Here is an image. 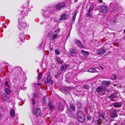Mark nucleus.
<instances>
[{"label":"nucleus","mask_w":125,"mask_h":125,"mask_svg":"<svg viewBox=\"0 0 125 125\" xmlns=\"http://www.w3.org/2000/svg\"><path fill=\"white\" fill-rule=\"evenodd\" d=\"M116 97V96L113 94H112L110 96H109V97L111 100Z\"/></svg>","instance_id":"33"},{"label":"nucleus","mask_w":125,"mask_h":125,"mask_svg":"<svg viewBox=\"0 0 125 125\" xmlns=\"http://www.w3.org/2000/svg\"><path fill=\"white\" fill-rule=\"evenodd\" d=\"M111 82L110 81H103L102 83V85L103 86H107L110 84Z\"/></svg>","instance_id":"14"},{"label":"nucleus","mask_w":125,"mask_h":125,"mask_svg":"<svg viewBox=\"0 0 125 125\" xmlns=\"http://www.w3.org/2000/svg\"><path fill=\"white\" fill-rule=\"evenodd\" d=\"M112 104L114 107L116 108L121 107L122 106V104L120 103H114Z\"/></svg>","instance_id":"21"},{"label":"nucleus","mask_w":125,"mask_h":125,"mask_svg":"<svg viewBox=\"0 0 125 125\" xmlns=\"http://www.w3.org/2000/svg\"><path fill=\"white\" fill-rule=\"evenodd\" d=\"M77 14V13L76 12H75L74 14L73 15V18H72V21H74L75 19V18Z\"/></svg>","instance_id":"34"},{"label":"nucleus","mask_w":125,"mask_h":125,"mask_svg":"<svg viewBox=\"0 0 125 125\" xmlns=\"http://www.w3.org/2000/svg\"><path fill=\"white\" fill-rule=\"evenodd\" d=\"M111 23L113 24H115L117 22V20L116 19H114L111 21Z\"/></svg>","instance_id":"32"},{"label":"nucleus","mask_w":125,"mask_h":125,"mask_svg":"<svg viewBox=\"0 0 125 125\" xmlns=\"http://www.w3.org/2000/svg\"><path fill=\"white\" fill-rule=\"evenodd\" d=\"M99 2H101V1H100V0H99Z\"/></svg>","instance_id":"52"},{"label":"nucleus","mask_w":125,"mask_h":125,"mask_svg":"<svg viewBox=\"0 0 125 125\" xmlns=\"http://www.w3.org/2000/svg\"><path fill=\"white\" fill-rule=\"evenodd\" d=\"M74 42L75 44H77L80 47L82 48H85V47L83 45L82 43L80 41L76 39L74 40Z\"/></svg>","instance_id":"5"},{"label":"nucleus","mask_w":125,"mask_h":125,"mask_svg":"<svg viewBox=\"0 0 125 125\" xmlns=\"http://www.w3.org/2000/svg\"><path fill=\"white\" fill-rule=\"evenodd\" d=\"M83 88L86 89H88L90 88V87L89 85L84 86Z\"/></svg>","instance_id":"42"},{"label":"nucleus","mask_w":125,"mask_h":125,"mask_svg":"<svg viewBox=\"0 0 125 125\" xmlns=\"http://www.w3.org/2000/svg\"><path fill=\"white\" fill-rule=\"evenodd\" d=\"M41 84L40 83H38V85H40Z\"/></svg>","instance_id":"50"},{"label":"nucleus","mask_w":125,"mask_h":125,"mask_svg":"<svg viewBox=\"0 0 125 125\" xmlns=\"http://www.w3.org/2000/svg\"><path fill=\"white\" fill-rule=\"evenodd\" d=\"M33 97L34 98H36L37 97V95L36 93H34L33 94Z\"/></svg>","instance_id":"43"},{"label":"nucleus","mask_w":125,"mask_h":125,"mask_svg":"<svg viewBox=\"0 0 125 125\" xmlns=\"http://www.w3.org/2000/svg\"><path fill=\"white\" fill-rule=\"evenodd\" d=\"M110 6L112 7V10H120L122 9V7L120 6L118 3H111L110 4Z\"/></svg>","instance_id":"2"},{"label":"nucleus","mask_w":125,"mask_h":125,"mask_svg":"<svg viewBox=\"0 0 125 125\" xmlns=\"http://www.w3.org/2000/svg\"><path fill=\"white\" fill-rule=\"evenodd\" d=\"M44 83L46 84L51 83V84L52 85L53 83L51 76L49 75L47 78H44Z\"/></svg>","instance_id":"4"},{"label":"nucleus","mask_w":125,"mask_h":125,"mask_svg":"<svg viewBox=\"0 0 125 125\" xmlns=\"http://www.w3.org/2000/svg\"><path fill=\"white\" fill-rule=\"evenodd\" d=\"M51 13V10L50 8H49L45 10L43 13L44 16L48 17Z\"/></svg>","instance_id":"8"},{"label":"nucleus","mask_w":125,"mask_h":125,"mask_svg":"<svg viewBox=\"0 0 125 125\" xmlns=\"http://www.w3.org/2000/svg\"><path fill=\"white\" fill-rule=\"evenodd\" d=\"M22 20L19 19L18 20V26L19 29L22 30L27 26L26 23L24 22H22Z\"/></svg>","instance_id":"3"},{"label":"nucleus","mask_w":125,"mask_h":125,"mask_svg":"<svg viewBox=\"0 0 125 125\" xmlns=\"http://www.w3.org/2000/svg\"><path fill=\"white\" fill-rule=\"evenodd\" d=\"M23 38H22V39H24L25 38V35H24V34H23Z\"/></svg>","instance_id":"46"},{"label":"nucleus","mask_w":125,"mask_h":125,"mask_svg":"<svg viewBox=\"0 0 125 125\" xmlns=\"http://www.w3.org/2000/svg\"><path fill=\"white\" fill-rule=\"evenodd\" d=\"M56 61L58 62L61 63L62 62V61L59 58H58L57 59Z\"/></svg>","instance_id":"38"},{"label":"nucleus","mask_w":125,"mask_h":125,"mask_svg":"<svg viewBox=\"0 0 125 125\" xmlns=\"http://www.w3.org/2000/svg\"><path fill=\"white\" fill-rule=\"evenodd\" d=\"M33 112L35 115L37 116L39 115L41 113V110L39 108H33Z\"/></svg>","instance_id":"10"},{"label":"nucleus","mask_w":125,"mask_h":125,"mask_svg":"<svg viewBox=\"0 0 125 125\" xmlns=\"http://www.w3.org/2000/svg\"><path fill=\"white\" fill-rule=\"evenodd\" d=\"M77 117L78 120L80 122H83L85 118L84 114L82 111H78Z\"/></svg>","instance_id":"1"},{"label":"nucleus","mask_w":125,"mask_h":125,"mask_svg":"<svg viewBox=\"0 0 125 125\" xmlns=\"http://www.w3.org/2000/svg\"><path fill=\"white\" fill-rule=\"evenodd\" d=\"M55 53L56 55H58L60 54L59 51L58 49L55 50Z\"/></svg>","instance_id":"39"},{"label":"nucleus","mask_w":125,"mask_h":125,"mask_svg":"<svg viewBox=\"0 0 125 125\" xmlns=\"http://www.w3.org/2000/svg\"><path fill=\"white\" fill-rule=\"evenodd\" d=\"M70 108L73 111H75V107L73 105H70Z\"/></svg>","instance_id":"35"},{"label":"nucleus","mask_w":125,"mask_h":125,"mask_svg":"<svg viewBox=\"0 0 125 125\" xmlns=\"http://www.w3.org/2000/svg\"><path fill=\"white\" fill-rule=\"evenodd\" d=\"M68 15L63 13L61 16L60 20V21L66 20L68 19Z\"/></svg>","instance_id":"11"},{"label":"nucleus","mask_w":125,"mask_h":125,"mask_svg":"<svg viewBox=\"0 0 125 125\" xmlns=\"http://www.w3.org/2000/svg\"><path fill=\"white\" fill-rule=\"evenodd\" d=\"M60 29L59 28L57 29L55 31V32H57V33H58L60 31Z\"/></svg>","instance_id":"44"},{"label":"nucleus","mask_w":125,"mask_h":125,"mask_svg":"<svg viewBox=\"0 0 125 125\" xmlns=\"http://www.w3.org/2000/svg\"><path fill=\"white\" fill-rule=\"evenodd\" d=\"M96 70L93 68H91L89 69L88 70V71L90 72L94 73L96 72Z\"/></svg>","instance_id":"28"},{"label":"nucleus","mask_w":125,"mask_h":125,"mask_svg":"<svg viewBox=\"0 0 125 125\" xmlns=\"http://www.w3.org/2000/svg\"><path fill=\"white\" fill-rule=\"evenodd\" d=\"M3 99L5 101L9 102L10 101V99L9 96L7 95L6 94L3 93L2 94Z\"/></svg>","instance_id":"6"},{"label":"nucleus","mask_w":125,"mask_h":125,"mask_svg":"<svg viewBox=\"0 0 125 125\" xmlns=\"http://www.w3.org/2000/svg\"><path fill=\"white\" fill-rule=\"evenodd\" d=\"M104 116L103 115H100L99 116V119L100 120H102L104 119Z\"/></svg>","instance_id":"37"},{"label":"nucleus","mask_w":125,"mask_h":125,"mask_svg":"<svg viewBox=\"0 0 125 125\" xmlns=\"http://www.w3.org/2000/svg\"><path fill=\"white\" fill-rule=\"evenodd\" d=\"M67 68L66 66V65H63L61 67V71H63L64 70L66 69Z\"/></svg>","instance_id":"31"},{"label":"nucleus","mask_w":125,"mask_h":125,"mask_svg":"<svg viewBox=\"0 0 125 125\" xmlns=\"http://www.w3.org/2000/svg\"><path fill=\"white\" fill-rule=\"evenodd\" d=\"M69 53L72 55H73L74 54L76 53V50L74 49H70Z\"/></svg>","instance_id":"26"},{"label":"nucleus","mask_w":125,"mask_h":125,"mask_svg":"<svg viewBox=\"0 0 125 125\" xmlns=\"http://www.w3.org/2000/svg\"><path fill=\"white\" fill-rule=\"evenodd\" d=\"M5 91L6 93V94L8 95L10 93H11V91L8 88H5Z\"/></svg>","instance_id":"30"},{"label":"nucleus","mask_w":125,"mask_h":125,"mask_svg":"<svg viewBox=\"0 0 125 125\" xmlns=\"http://www.w3.org/2000/svg\"><path fill=\"white\" fill-rule=\"evenodd\" d=\"M76 106L77 108L78 109H81L82 108V104L79 101H78L76 102Z\"/></svg>","instance_id":"20"},{"label":"nucleus","mask_w":125,"mask_h":125,"mask_svg":"<svg viewBox=\"0 0 125 125\" xmlns=\"http://www.w3.org/2000/svg\"><path fill=\"white\" fill-rule=\"evenodd\" d=\"M67 114L68 115V116L70 117H75L76 115H74L73 114L72 112L71 111V110H69V112H67Z\"/></svg>","instance_id":"24"},{"label":"nucleus","mask_w":125,"mask_h":125,"mask_svg":"<svg viewBox=\"0 0 125 125\" xmlns=\"http://www.w3.org/2000/svg\"><path fill=\"white\" fill-rule=\"evenodd\" d=\"M38 72L39 71V69H38Z\"/></svg>","instance_id":"53"},{"label":"nucleus","mask_w":125,"mask_h":125,"mask_svg":"<svg viewBox=\"0 0 125 125\" xmlns=\"http://www.w3.org/2000/svg\"><path fill=\"white\" fill-rule=\"evenodd\" d=\"M111 78L112 79L115 80L116 78V76L115 74H113L111 76Z\"/></svg>","instance_id":"40"},{"label":"nucleus","mask_w":125,"mask_h":125,"mask_svg":"<svg viewBox=\"0 0 125 125\" xmlns=\"http://www.w3.org/2000/svg\"><path fill=\"white\" fill-rule=\"evenodd\" d=\"M50 50H53V47H51L50 48Z\"/></svg>","instance_id":"47"},{"label":"nucleus","mask_w":125,"mask_h":125,"mask_svg":"<svg viewBox=\"0 0 125 125\" xmlns=\"http://www.w3.org/2000/svg\"><path fill=\"white\" fill-rule=\"evenodd\" d=\"M104 89L101 86L98 87L96 89V92L98 93L100 95H103L100 94L103 93Z\"/></svg>","instance_id":"12"},{"label":"nucleus","mask_w":125,"mask_h":125,"mask_svg":"<svg viewBox=\"0 0 125 125\" xmlns=\"http://www.w3.org/2000/svg\"><path fill=\"white\" fill-rule=\"evenodd\" d=\"M81 52L82 53V54L83 55H88L89 54V52H88L85 51L83 50L81 51Z\"/></svg>","instance_id":"29"},{"label":"nucleus","mask_w":125,"mask_h":125,"mask_svg":"<svg viewBox=\"0 0 125 125\" xmlns=\"http://www.w3.org/2000/svg\"><path fill=\"white\" fill-rule=\"evenodd\" d=\"M47 100H48V99L46 97H45L43 99L42 102L43 103L46 104V101Z\"/></svg>","instance_id":"41"},{"label":"nucleus","mask_w":125,"mask_h":125,"mask_svg":"<svg viewBox=\"0 0 125 125\" xmlns=\"http://www.w3.org/2000/svg\"><path fill=\"white\" fill-rule=\"evenodd\" d=\"M18 68L20 70H21V67H18Z\"/></svg>","instance_id":"49"},{"label":"nucleus","mask_w":125,"mask_h":125,"mask_svg":"<svg viewBox=\"0 0 125 125\" xmlns=\"http://www.w3.org/2000/svg\"><path fill=\"white\" fill-rule=\"evenodd\" d=\"M57 107L58 109L60 111H62L64 109V107L61 103H59L57 104Z\"/></svg>","instance_id":"18"},{"label":"nucleus","mask_w":125,"mask_h":125,"mask_svg":"<svg viewBox=\"0 0 125 125\" xmlns=\"http://www.w3.org/2000/svg\"><path fill=\"white\" fill-rule=\"evenodd\" d=\"M58 77V76L57 75H55V77L56 78H57Z\"/></svg>","instance_id":"48"},{"label":"nucleus","mask_w":125,"mask_h":125,"mask_svg":"<svg viewBox=\"0 0 125 125\" xmlns=\"http://www.w3.org/2000/svg\"><path fill=\"white\" fill-rule=\"evenodd\" d=\"M28 13V10L26 11H23L21 16V17L23 18L25 17V16L27 15Z\"/></svg>","instance_id":"23"},{"label":"nucleus","mask_w":125,"mask_h":125,"mask_svg":"<svg viewBox=\"0 0 125 125\" xmlns=\"http://www.w3.org/2000/svg\"><path fill=\"white\" fill-rule=\"evenodd\" d=\"M117 110L115 109H114L113 110L111 115L112 118H113L117 116Z\"/></svg>","instance_id":"15"},{"label":"nucleus","mask_w":125,"mask_h":125,"mask_svg":"<svg viewBox=\"0 0 125 125\" xmlns=\"http://www.w3.org/2000/svg\"><path fill=\"white\" fill-rule=\"evenodd\" d=\"M42 74L39 73L38 76V80L39 81L42 78Z\"/></svg>","instance_id":"36"},{"label":"nucleus","mask_w":125,"mask_h":125,"mask_svg":"<svg viewBox=\"0 0 125 125\" xmlns=\"http://www.w3.org/2000/svg\"><path fill=\"white\" fill-rule=\"evenodd\" d=\"M65 4L63 2H62L57 4L56 6V9L57 10H59L62 8L64 7Z\"/></svg>","instance_id":"9"},{"label":"nucleus","mask_w":125,"mask_h":125,"mask_svg":"<svg viewBox=\"0 0 125 125\" xmlns=\"http://www.w3.org/2000/svg\"><path fill=\"white\" fill-rule=\"evenodd\" d=\"M108 9V7L106 6H102L101 8V12L103 13H106Z\"/></svg>","instance_id":"13"},{"label":"nucleus","mask_w":125,"mask_h":125,"mask_svg":"<svg viewBox=\"0 0 125 125\" xmlns=\"http://www.w3.org/2000/svg\"><path fill=\"white\" fill-rule=\"evenodd\" d=\"M10 116L12 117H14L15 114L14 110L11 109L10 111Z\"/></svg>","instance_id":"19"},{"label":"nucleus","mask_w":125,"mask_h":125,"mask_svg":"<svg viewBox=\"0 0 125 125\" xmlns=\"http://www.w3.org/2000/svg\"><path fill=\"white\" fill-rule=\"evenodd\" d=\"M105 49H100L97 51V54L98 55H103L105 52Z\"/></svg>","instance_id":"16"},{"label":"nucleus","mask_w":125,"mask_h":125,"mask_svg":"<svg viewBox=\"0 0 125 125\" xmlns=\"http://www.w3.org/2000/svg\"><path fill=\"white\" fill-rule=\"evenodd\" d=\"M94 8V6L93 5H91L90 7L86 16L87 17H89L91 15V12H92Z\"/></svg>","instance_id":"7"},{"label":"nucleus","mask_w":125,"mask_h":125,"mask_svg":"<svg viewBox=\"0 0 125 125\" xmlns=\"http://www.w3.org/2000/svg\"><path fill=\"white\" fill-rule=\"evenodd\" d=\"M58 36V35L57 34L52 33L51 36V39H52L53 40H54Z\"/></svg>","instance_id":"25"},{"label":"nucleus","mask_w":125,"mask_h":125,"mask_svg":"<svg viewBox=\"0 0 125 125\" xmlns=\"http://www.w3.org/2000/svg\"><path fill=\"white\" fill-rule=\"evenodd\" d=\"M30 102L33 105H34L36 103V100L35 99L33 98H31L30 99Z\"/></svg>","instance_id":"27"},{"label":"nucleus","mask_w":125,"mask_h":125,"mask_svg":"<svg viewBox=\"0 0 125 125\" xmlns=\"http://www.w3.org/2000/svg\"><path fill=\"white\" fill-rule=\"evenodd\" d=\"M124 32L125 33V29L124 30Z\"/></svg>","instance_id":"51"},{"label":"nucleus","mask_w":125,"mask_h":125,"mask_svg":"<svg viewBox=\"0 0 125 125\" xmlns=\"http://www.w3.org/2000/svg\"><path fill=\"white\" fill-rule=\"evenodd\" d=\"M110 92V91L109 89H106L104 90L103 92V93H101L100 94L103 95L104 94H108Z\"/></svg>","instance_id":"22"},{"label":"nucleus","mask_w":125,"mask_h":125,"mask_svg":"<svg viewBox=\"0 0 125 125\" xmlns=\"http://www.w3.org/2000/svg\"><path fill=\"white\" fill-rule=\"evenodd\" d=\"M5 85L6 86H7L9 88V86L8 85V82L7 81H6L5 83Z\"/></svg>","instance_id":"45"},{"label":"nucleus","mask_w":125,"mask_h":125,"mask_svg":"<svg viewBox=\"0 0 125 125\" xmlns=\"http://www.w3.org/2000/svg\"><path fill=\"white\" fill-rule=\"evenodd\" d=\"M49 107L51 111H53L55 109V106L54 104L51 102H50L48 104Z\"/></svg>","instance_id":"17"}]
</instances>
